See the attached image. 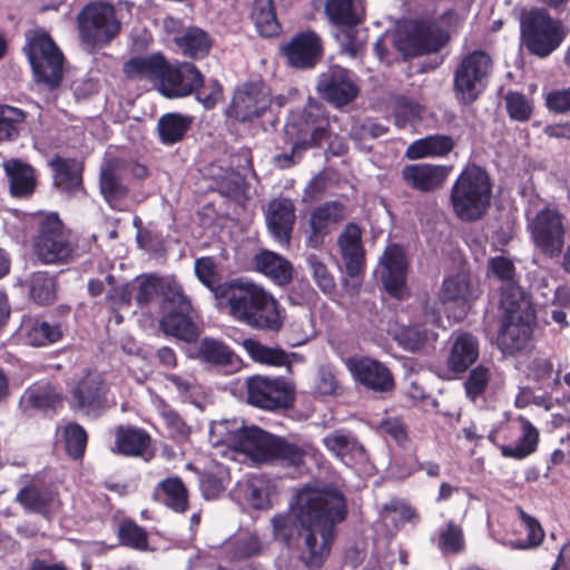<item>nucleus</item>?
Returning a JSON list of instances; mask_svg holds the SVG:
<instances>
[{
	"instance_id": "obj_1",
	"label": "nucleus",
	"mask_w": 570,
	"mask_h": 570,
	"mask_svg": "<svg viewBox=\"0 0 570 570\" xmlns=\"http://www.w3.org/2000/svg\"><path fill=\"white\" fill-rule=\"evenodd\" d=\"M346 517V498L340 490L305 487L287 511L271 519L272 534L286 548H296L307 569L318 570L331 554L336 525Z\"/></svg>"
},
{
	"instance_id": "obj_2",
	"label": "nucleus",
	"mask_w": 570,
	"mask_h": 570,
	"mask_svg": "<svg viewBox=\"0 0 570 570\" xmlns=\"http://www.w3.org/2000/svg\"><path fill=\"white\" fill-rule=\"evenodd\" d=\"M230 315L239 322L256 328L279 331L283 316L277 301L263 287L238 278L225 298Z\"/></svg>"
},
{
	"instance_id": "obj_3",
	"label": "nucleus",
	"mask_w": 570,
	"mask_h": 570,
	"mask_svg": "<svg viewBox=\"0 0 570 570\" xmlns=\"http://www.w3.org/2000/svg\"><path fill=\"white\" fill-rule=\"evenodd\" d=\"M492 196V181L485 168L468 164L450 190V204L458 218L476 222L488 212Z\"/></svg>"
},
{
	"instance_id": "obj_4",
	"label": "nucleus",
	"mask_w": 570,
	"mask_h": 570,
	"mask_svg": "<svg viewBox=\"0 0 570 570\" xmlns=\"http://www.w3.org/2000/svg\"><path fill=\"white\" fill-rule=\"evenodd\" d=\"M567 36L563 22L553 18L546 8H532L521 14L520 39L532 56L548 58L560 48Z\"/></svg>"
},
{
	"instance_id": "obj_5",
	"label": "nucleus",
	"mask_w": 570,
	"mask_h": 570,
	"mask_svg": "<svg viewBox=\"0 0 570 570\" xmlns=\"http://www.w3.org/2000/svg\"><path fill=\"white\" fill-rule=\"evenodd\" d=\"M32 247L35 255L45 264L68 262L73 253L70 232L57 213H38L32 218Z\"/></svg>"
},
{
	"instance_id": "obj_6",
	"label": "nucleus",
	"mask_w": 570,
	"mask_h": 570,
	"mask_svg": "<svg viewBox=\"0 0 570 570\" xmlns=\"http://www.w3.org/2000/svg\"><path fill=\"white\" fill-rule=\"evenodd\" d=\"M160 308L164 315L159 325L165 334L186 343L198 340L199 330L191 318L193 306L184 294L181 285L169 282L164 286Z\"/></svg>"
},
{
	"instance_id": "obj_7",
	"label": "nucleus",
	"mask_w": 570,
	"mask_h": 570,
	"mask_svg": "<svg viewBox=\"0 0 570 570\" xmlns=\"http://www.w3.org/2000/svg\"><path fill=\"white\" fill-rule=\"evenodd\" d=\"M77 22L81 41L91 48L108 46L121 31L115 6L102 0L88 2Z\"/></svg>"
},
{
	"instance_id": "obj_8",
	"label": "nucleus",
	"mask_w": 570,
	"mask_h": 570,
	"mask_svg": "<svg viewBox=\"0 0 570 570\" xmlns=\"http://www.w3.org/2000/svg\"><path fill=\"white\" fill-rule=\"evenodd\" d=\"M492 67V58L483 50H474L461 59L453 75V92L460 105L469 106L479 99Z\"/></svg>"
},
{
	"instance_id": "obj_9",
	"label": "nucleus",
	"mask_w": 570,
	"mask_h": 570,
	"mask_svg": "<svg viewBox=\"0 0 570 570\" xmlns=\"http://www.w3.org/2000/svg\"><path fill=\"white\" fill-rule=\"evenodd\" d=\"M26 51L36 82L50 90L58 88L63 76V56L51 37L46 32L35 33Z\"/></svg>"
},
{
	"instance_id": "obj_10",
	"label": "nucleus",
	"mask_w": 570,
	"mask_h": 570,
	"mask_svg": "<svg viewBox=\"0 0 570 570\" xmlns=\"http://www.w3.org/2000/svg\"><path fill=\"white\" fill-rule=\"evenodd\" d=\"M328 118L322 104L308 101L284 127V140H293L294 149L320 147L328 136Z\"/></svg>"
},
{
	"instance_id": "obj_11",
	"label": "nucleus",
	"mask_w": 570,
	"mask_h": 570,
	"mask_svg": "<svg viewBox=\"0 0 570 570\" xmlns=\"http://www.w3.org/2000/svg\"><path fill=\"white\" fill-rule=\"evenodd\" d=\"M247 402L267 411L292 409L295 403V386L284 377L253 375L246 380Z\"/></svg>"
},
{
	"instance_id": "obj_12",
	"label": "nucleus",
	"mask_w": 570,
	"mask_h": 570,
	"mask_svg": "<svg viewBox=\"0 0 570 570\" xmlns=\"http://www.w3.org/2000/svg\"><path fill=\"white\" fill-rule=\"evenodd\" d=\"M271 106V88L261 80L247 81L236 88L227 116L238 122H252L263 117Z\"/></svg>"
},
{
	"instance_id": "obj_13",
	"label": "nucleus",
	"mask_w": 570,
	"mask_h": 570,
	"mask_svg": "<svg viewBox=\"0 0 570 570\" xmlns=\"http://www.w3.org/2000/svg\"><path fill=\"white\" fill-rule=\"evenodd\" d=\"M563 215L557 209L546 207L537 213L529 228L537 248L550 258L558 257L564 246L566 229Z\"/></svg>"
},
{
	"instance_id": "obj_14",
	"label": "nucleus",
	"mask_w": 570,
	"mask_h": 570,
	"mask_svg": "<svg viewBox=\"0 0 570 570\" xmlns=\"http://www.w3.org/2000/svg\"><path fill=\"white\" fill-rule=\"evenodd\" d=\"M279 53L285 58L288 67L298 70H311L323 58V39L312 29L303 30L296 32L289 41L282 45Z\"/></svg>"
},
{
	"instance_id": "obj_15",
	"label": "nucleus",
	"mask_w": 570,
	"mask_h": 570,
	"mask_svg": "<svg viewBox=\"0 0 570 570\" xmlns=\"http://www.w3.org/2000/svg\"><path fill=\"white\" fill-rule=\"evenodd\" d=\"M353 380L364 389L376 392H391L395 381L390 368L382 362L363 355H352L344 361Z\"/></svg>"
},
{
	"instance_id": "obj_16",
	"label": "nucleus",
	"mask_w": 570,
	"mask_h": 570,
	"mask_svg": "<svg viewBox=\"0 0 570 570\" xmlns=\"http://www.w3.org/2000/svg\"><path fill=\"white\" fill-rule=\"evenodd\" d=\"M317 91L332 106L342 108L357 98L360 88L351 70L335 65L320 76Z\"/></svg>"
},
{
	"instance_id": "obj_17",
	"label": "nucleus",
	"mask_w": 570,
	"mask_h": 570,
	"mask_svg": "<svg viewBox=\"0 0 570 570\" xmlns=\"http://www.w3.org/2000/svg\"><path fill=\"white\" fill-rule=\"evenodd\" d=\"M204 76L198 67L188 61H167L158 90L166 98H183L203 87Z\"/></svg>"
},
{
	"instance_id": "obj_18",
	"label": "nucleus",
	"mask_w": 570,
	"mask_h": 570,
	"mask_svg": "<svg viewBox=\"0 0 570 570\" xmlns=\"http://www.w3.org/2000/svg\"><path fill=\"white\" fill-rule=\"evenodd\" d=\"M276 438L256 425L242 426L232 433L229 443L236 452L244 453L254 462L265 463L272 462Z\"/></svg>"
},
{
	"instance_id": "obj_19",
	"label": "nucleus",
	"mask_w": 570,
	"mask_h": 570,
	"mask_svg": "<svg viewBox=\"0 0 570 570\" xmlns=\"http://www.w3.org/2000/svg\"><path fill=\"white\" fill-rule=\"evenodd\" d=\"M515 424L502 426L503 441L515 439L514 444L499 445L501 455L513 460H523L533 454L539 445V430L524 416H519Z\"/></svg>"
},
{
	"instance_id": "obj_20",
	"label": "nucleus",
	"mask_w": 570,
	"mask_h": 570,
	"mask_svg": "<svg viewBox=\"0 0 570 570\" xmlns=\"http://www.w3.org/2000/svg\"><path fill=\"white\" fill-rule=\"evenodd\" d=\"M108 384L101 373L88 370L70 389L71 406L77 410H100L107 401Z\"/></svg>"
},
{
	"instance_id": "obj_21",
	"label": "nucleus",
	"mask_w": 570,
	"mask_h": 570,
	"mask_svg": "<svg viewBox=\"0 0 570 570\" xmlns=\"http://www.w3.org/2000/svg\"><path fill=\"white\" fill-rule=\"evenodd\" d=\"M381 278L385 291L396 299L409 295L406 286L407 259L404 249L399 244H391L382 257Z\"/></svg>"
},
{
	"instance_id": "obj_22",
	"label": "nucleus",
	"mask_w": 570,
	"mask_h": 570,
	"mask_svg": "<svg viewBox=\"0 0 570 570\" xmlns=\"http://www.w3.org/2000/svg\"><path fill=\"white\" fill-rule=\"evenodd\" d=\"M535 317L501 315L497 345L504 354H514L524 350L532 337V324Z\"/></svg>"
},
{
	"instance_id": "obj_23",
	"label": "nucleus",
	"mask_w": 570,
	"mask_h": 570,
	"mask_svg": "<svg viewBox=\"0 0 570 570\" xmlns=\"http://www.w3.org/2000/svg\"><path fill=\"white\" fill-rule=\"evenodd\" d=\"M62 402L63 395L51 382L37 381L21 394L18 410L26 416H32L37 412H56L62 406Z\"/></svg>"
},
{
	"instance_id": "obj_24",
	"label": "nucleus",
	"mask_w": 570,
	"mask_h": 570,
	"mask_svg": "<svg viewBox=\"0 0 570 570\" xmlns=\"http://www.w3.org/2000/svg\"><path fill=\"white\" fill-rule=\"evenodd\" d=\"M452 171V166L434 164H410L401 170L403 181L413 190L432 193L442 188Z\"/></svg>"
},
{
	"instance_id": "obj_25",
	"label": "nucleus",
	"mask_w": 570,
	"mask_h": 570,
	"mask_svg": "<svg viewBox=\"0 0 570 570\" xmlns=\"http://www.w3.org/2000/svg\"><path fill=\"white\" fill-rule=\"evenodd\" d=\"M337 246L350 277H357L365 269V248L362 229L355 223H347L338 235Z\"/></svg>"
},
{
	"instance_id": "obj_26",
	"label": "nucleus",
	"mask_w": 570,
	"mask_h": 570,
	"mask_svg": "<svg viewBox=\"0 0 570 570\" xmlns=\"http://www.w3.org/2000/svg\"><path fill=\"white\" fill-rule=\"evenodd\" d=\"M115 452L128 458H141L150 461L155 451L151 435L142 428L118 425L115 432Z\"/></svg>"
},
{
	"instance_id": "obj_27",
	"label": "nucleus",
	"mask_w": 570,
	"mask_h": 570,
	"mask_svg": "<svg viewBox=\"0 0 570 570\" xmlns=\"http://www.w3.org/2000/svg\"><path fill=\"white\" fill-rule=\"evenodd\" d=\"M345 219V206L338 200L325 202L315 207L309 217L307 245L318 247L331 232V226Z\"/></svg>"
},
{
	"instance_id": "obj_28",
	"label": "nucleus",
	"mask_w": 570,
	"mask_h": 570,
	"mask_svg": "<svg viewBox=\"0 0 570 570\" xmlns=\"http://www.w3.org/2000/svg\"><path fill=\"white\" fill-rule=\"evenodd\" d=\"M48 166L52 170L53 186L58 190L68 196H76L85 190L82 179L83 166L77 159L55 155L48 161Z\"/></svg>"
},
{
	"instance_id": "obj_29",
	"label": "nucleus",
	"mask_w": 570,
	"mask_h": 570,
	"mask_svg": "<svg viewBox=\"0 0 570 570\" xmlns=\"http://www.w3.org/2000/svg\"><path fill=\"white\" fill-rule=\"evenodd\" d=\"M2 168L12 197L29 198L35 194L38 180L33 166L20 158H10L2 163Z\"/></svg>"
},
{
	"instance_id": "obj_30",
	"label": "nucleus",
	"mask_w": 570,
	"mask_h": 570,
	"mask_svg": "<svg viewBox=\"0 0 570 570\" xmlns=\"http://www.w3.org/2000/svg\"><path fill=\"white\" fill-rule=\"evenodd\" d=\"M295 206L288 198L275 199L269 203L267 225L274 238L288 247L295 223Z\"/></svg>"
},
{
	"instance_id": "obj_31",
	"label": "nucleus",
	"mask_w": 570,
	"mask_h": 570,
	"mask_svg": "<svg viewBox=\"0 0 570 570\" xmlns=\"http://www.w3.org/2000/svg\"><path fill=\"white\" fill-rule=\"evenodd\" d=\"M327 451L345 463L362 462L366 459V450L357 438L343 429L335 430L323 438Z\"/></svg>"
},
{
	"instance_id": "obj_32",
	"label": "nucleus",
	"mask_w": 570,
	"mask_h": 570,
	"mask_svg": "<svg viewBox=\"0 0 570 570\" xmlns=\"http://www.w3.org/2000/svg\"><path fill=\"white\" fill-rule=\"evenodd\" d=\"M479 297L478 288L471 282L466 273H456L443 279L439 301L441 304H453L463 307Z\"/></svg>"
},
{
	"instance_id": "obj_33",
	"label": "nucleus",
	"mask_w": 570,
	"mask_h": 570,
	"mask_svg": "<svg viewBox=\"0 0 570 570\" xmlns=\"http://www.w3.org/2000/svg\"><path fill=\"white\" fill-rule=\"evenodd\" d=\"M153 500L159 502L175 513H185L189 509V491L178 475L161 480L153 491Z\"/></svg>"
},
{
	"instance_id": "obj_34",
	"label": "nucleus",
	"mask_w": 570,
	"mask_h": 570,
	"mask_svg": "<svg viewBox=\"0 0 570 570\" xmlns=\"http://www.w3.org/2000/svg\"><path fill=\"white\" fill-rule=\"evenodd\" d=\"M14 501L26 513L38 514L49 520L52 513L55 493L49 488L28 483L18 491Z\"/></svg>"
},
{
	"instance_id": "obj_35",
	"label": "nucleus",
	"mask_w": 570,
	"mask_h": 570,
	"mask_svg": "<svg viewBox=\"0 0 570 570\" xmlns=\"http://www.w3.org/2000/svg\"><path fill=\"white\" fill-rule=\"evenodd\" d=\"M196 356L204 363L218 366L230 367L237 370L240 364V358L225 342L206 336L200 340Z\"/></svg>"
},
{
	"instance_id": "obj_36",
	"label": "nucleus",
	"mask_w": 570,
	"mask_h": 570,
	"mask_svg": "<svg viewBox=\"0 0 570 570\" xmlns=\"http://www.w3.org/2000/svg\"><path fill=\"white\" fill-rule=\"evenodd\" d=\"M479 357V341L468 332L460 333L452 343L448 367L454 373H464Z\"/></svg>"
},
{
	"instance_id": "obj_37",
	"label": "nucleus",
	"mask_w": 570,
	"mask_h": 570,
	"mask_svg": "<svg viewBox=\"0 0 570 570\" xmlns=\"http://www.w3.org/2000/svg\"><path fill=\"white\" fill-rule=\"evenodd\" d=\"M167 61L161 52L145 57H131L124 63L122 71L129 79L148 78L159 87Z\"/></svg>"
},
{
	"instance_id": "obj_38",
	"label": "nucleus",
	"mask_w": 570,
	"mask_h": 570,
	"mask_svg": "<svg viewBox=\"0 0 570 570\" xmlns=\"http://www.w3.org/2000/svg\"><path fill=\"white\" fill-rule=\"evenodd\" d=\"M325 13L337 28L360 26L365 20L362 0H327Z\"/></svg>"
},
{
	"instance_id": "obj_39",
	"label": "nucleus",
	"mask_w": 570,
	"mask_h": 570,
	"mask_svg": "<svg viewBox=\"0 0 570 570\" xmlns=\"http://www.w3.org/2000/svg\"><path fill=\"white\" fill-rule=\"evenodd\" d=\"M520 519L515 533L520 535L508 540V546L514 550H530L538 548L544 540L546 533L538 519L518 508Z\"/></svg>"
},
{
	"instance_id": "obj_40",
	"label": "nucleus",
	"mask_w": 570,
	"mask_h": 570,
	"mask_svg": "<svg viewBox=\"0 0 570 570\" xmlns=\"http://www.w3.org/2000/svg\"><path fill=\"white\" fill-rule=\"evenodd\" d=\"M174 42L184 57L198 60L207 57L213 47V39L202 28L189 27Z\"/></svg>"
},
{
	"instance_id": "obj_41",
	"label": "nucleus",
	"mask_w": 570,
	"mask_h": 570,
	"mask_svg": "<svg viewBox=\"0 0 570 570\" xmlns=\"http://www.w3.org/2000/svg\"><path fill=\"white\" fill-rule=\"evenodd\" d=\"M454 148V141L446 135H430L413 141L405 150V157L411 160L426 157H443Z\"/></svg>"
},
{
	"instance_id": "obj_42",
	"label": "nucleus",
	"mask_w": 570,
	"mask_h": 570,
	"mask_svg": "<svg viewBox=\"0 0 570 570\" xmlns=\"http://www.w3.org/2000/svg\"><path fill=\"white\" fill-rule=\"evenodd\" d=\"M256 269L272 278L275 283L284 285L291 282L292 264L272 250L263 249L254 257Z\"/></svg>"
},
{
	"instance_id": "obj_43",
	"label": "nucleus",
	"mask_w": 570,
	"mask_h": 570,
	"mask_svg": "<svg viewBox=\"0 0 570 570\" xmlns=\"http://www.w3.org/2000/svg\"><path fill=\"white\" fill-rule=\"evenodd\" d=\"M195 274L214 296L218 299H225L238 278L220 283L217 265L212 257H200L195 262Z\"/></svg>"
},
{
	"instance_id": "obj_44",
	"label": "nucleus",
	"mask_w": 570,
	"mask_h": 570,
	"mask_svg": "<svg viewBox=\"0 0 570 570\" xmlns=\"http://www.w3.org/2000/svg\"><path fill=\"white\" fill-rule=\"evenodd\" d=\"M193 125V117L179 112L164 114L157 122L159 140L166 146L180 142Z\"/></svg>"
},
{
	"instance_id": "obj_45",
	"label": "nucleus",
	"mask_w": 570,
	"mask_h": 570,
	"mask_svg": "<svg viewBox=\"0 0 570 570\" xmlns=\"http://www.w3.org/2000/svg\"><path fill=\"white\" fill-rule=\"evenodd\" d=\"M393 340L404 351L415 353L422 351L429 343H434L438 334L423 324H411L399 326L394 331Z\"/></svg>"
},
{
	"instance_id": "obj_46",
	"label": "nucleus",
	"mask_w": 570,
	"mask_h": 570,
	"mask_svg": "<svg viewBox=\"0 0 570 570\" xmlns=\"http://www.w3.org/2000/svg\"><path fill=\"white\" fill-rule=\"evenodd\" d=\"M250 19L256 31L263 38L276 37L282 26L276 17L274 0H254L250 9Z\"/></svg>"
},
{
	"instance_id": "obj_47",
	"label": "nucleus",
	"mask_w": 570,
	"mask_h": 570,
	"mask_svg": "<svg viewBox=\"0 0 570 570\" xmlns=\"http://www.w3.org/2000/svg\"><path fill=\"white\" fill-rule=\"evenodd\" d=\"M501 315L535 317L530 301L518 282L501 286L500 296Z\"/></svg>"
},
{
	"instance_id": "obj_48",
	"label": "nucleus",
	"mask_w": 570,
	"mask_h": 570,
	"mask_svg": "<svg viewBox=\"0 0 570 570\" xmlns=\"http://www.w3.org/2000/svg\"><path fill=\"white\" fill-rule=\"evenodd\" d=\"M243 346L253 361L272 366H286L288 370L292 367L291 357L296 356L295 353H286L279 347H271L253 338L245 340Z\"/></svg>"
},
{
	"instance_id": "obj_49",
	"label": "nucleus",
	"mask_w": 570,
	"mask_h": 570,
	"mask_svg": "<svg viewBox=\"0 0 570 570\" xmlns=\"http://www.w3.org/2000/svg\"><path fill=\"white\" fill-rule=\"evenodd\" d=\"M406 49L411 56H421L438 51L442 46L435 31L425 24H416L405 38Z\"/></svg>"
},
{
	"instance_id": "obj_50",
	"label": "nucleus",
	"mask_w": 570,
	"mask_h": 570,
	"mask_svg": "<svg viewBox=\"0 0 570 570\" xmlns=\"http://www.w3.org/2000/svg\"><path fill=\"white\" fill-rule=\"evenodd\" d=\"M29 295L39 306L51 305L57 297V281L48 272H35L29 279Z\"/></svg>"
},
{
	"instance_id": "obj_51",
	"label": "nucleus",
	"mask_w": 570,
	"mask_h": 570,
	"mask_svg": "<svg viewBox=\"0 0 570 570\" xmlns=\"http://www.w3.org/2000/svg\"><path fill=\"white\" fill-rule=\"evenodd\" d=\"M63 330L59 323H49L43 320H35L26 333V338L31 346H48L61 341Z\"/></svg>"
},
{
	"instance_id": "obj_52",
	"label": "nucleus",
	"mask_w": 570,
	"mask_h": 570,
	"mask_svg": "<svg viewBox=\"0 0 570 570\" xmlns=\"http://www.w3.org/2000/svg\"><path fill=\"white\" fill-rule=\"evenodd\" d=\"M119 543L124 547L145 551L148 549V533L144 527L137 524L132 519H124L117 529Z\"/></svg>"
},
{
	"instance_id": "obj_53",
	"label": "nucleus",
	"mask_w": 570,
	"mask_h": 570,
	"mask_svg": "<svg viewBox=\"0 0 570 570\" xmlns=\"http://www.w3.org/2000/svg\"><path fill=\"white\" fill-rule=\"evenodd\" d=\"M24 120L26 112L22 109L10 105H0V142L16 140Z\"/></svg>"
},
{
	"instance_id": "obj_54",
	"label": "nucleus",
	"mask_w": 570,
	"mask_h": 570,
	"mask_svg": "<svg viewBox=\"0 0 570 570\" xmlns=\"http://www.w3.org/2000/svg\"><path fill=\"white\" fill-rule=\"evenodd\" d=\"M62 438L67 455L72 460L82 459L88 444L85 428L77 422H69L63 428Z\"/></svg>"
},
{
	"instance_id": "obj_55",
	"label": "nucleus",
	"mask_w": 570,
	"mask_h": 570,
	"mask_svg": "<svg viewBox=\"0 0 570 570\" xmlns=\"http://www.w3.org/2000/svg\"><path fill=\"white\" fill-rule=\"evenodd\" d=\"M306 450L296 443L277 436L273 449L272 461H279L287 466H301L304 464Z\"/></svg>"
},
{
	"instance_id": "obj_56",
	"label": "nucleus",
	"mask_w": 570,
	"mask_h": 570,
	"mask_svg": "<svg viewBox=\"0 0 570 570\" xmlns=\"http://www.w3.org/2000/svg\"><path fill=\"white\" fill-rule=\"evenodd\" d=\"M439 549L444 554H458L465 548L464 533L461 525L450 520L439 534Z\"/></svg>"
},
{
	"instance_id": "obj_57",
	"label": "nucleus",
	"mask_w": 570,
	"mask_h": 570,
	"mask_svg": "<svg viewBox=\"0 0 570 570\" xmlns=\"http://www.w3.org/2000/svg\"><path fill=\"white\" fill-rule=\"evenodd\" d=\"M491 372L488 366L479 364L472 368L463 384L466 397L473 402L482 397L489 386Z\"/></svg>"
},
{
	"instance_id": "obj_58",
	"label": "nucleus",
	"mask_w": 570,
	"mask_h": 570,
	"mask_svg": "<svg viewBox=\"0 0 570 570\" xmlns=\"http://www.w3.org/2000/svg\"><path fill=\"white\" fill-rule=\"evenodd\" d=\"M100 191L108 204L125 199L129 193L128 187L112 169H105L100 175Z\"/></svg>"
},
{
	"instance_id": "obj_59",
	"label": "nucleus",
	"mask_w": 570,
	"mask_h": 570,
	"mask_svg": "<svg viewBox=\"0 0 570 570\" xmlns=\"http://www.w3.org/2000/svg\"><path fill=\"white\" fill-rule=\"evenodd\" d=\"M226 471L222 465L205 470L199 476V488L205 499H216L226 489Z\"/></svg>"
},
{
	"instance_id": "obj_60",
	"label": "nucleus",
	"mask_w": 570,
	"mask_h": 570,
	"mask_svg": "<svg viewBox=\"0 0 570 570\" xmlns=\"http://www.w3.org/2000/svg\"><path fill=\"white\" fill-rule=\"evenodd\" d=\"M488 275L497 278L502 285L512 284L517 281V269L511 258L494 256L488 262Z\"/></svg>"
},
{
	"instance_id": "obj_61",
	"label": "nucleus",
	"mask_w": 570,
	"mask_h": 570,
	"mask_svg": "<svg viewBox=\"0 0 570 570\" xmlns=\"http://www.w3.org/2000/svg\"><path fill=\"white\" fill-rule=\"evenodd\" d=\"M505 107L512 120L525 122L532 116V105L522 92H508L505 96Z\"/></svg>"
},
{
	"instance_id": "obj_62",
	"label": "nucleus",
	"mask_w": 570,
	"mask_h": 570,
	"mask_svg": "<svg viewBox=\"0 0 570 570\" xmlns=\"http://www.w3.org/2000/svg\"><path fill=\"white\" fill-rule=\"evenodd\" d=\"M168 436L176 442L187 441L190 436L191 429L174 409H166L161 412Z\"/></svg>"
},
{
	"instance_id": "obj_63",
	"label": "nucleus",
	"mask_w": 570,
	"mask_h": 570,
	"mask_svg": "<svg viewBox=\"0 0 570 570\" xmlns=\"http://www.w3.org/2000/svg\"><path fill=\"white\" fill-rule=\"evenodd\" d=\"M307 263L317 286L326 294L333 293L336 288V283L327 266L316 255H311L307 258Z\"/></svg>"
},
{
	"instance_id": "obj_64",
	"label": "nucleus",
	"mask_w": 570,
	"mask_h": 570,
	"mask_svg": "<svg viewBox=\"0 0 570 570\" xmlns=\"http://www.w3.org/2000/svg\"><path fill=\"white\" fill-rule=\"evenodd\" d=\"M161 287V279L155 275H147L138 282L136 287L135 298L138 306L142 307L149 304L154 297L159 293Z\"/></svg>"
}]
</instances>
